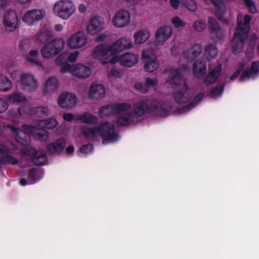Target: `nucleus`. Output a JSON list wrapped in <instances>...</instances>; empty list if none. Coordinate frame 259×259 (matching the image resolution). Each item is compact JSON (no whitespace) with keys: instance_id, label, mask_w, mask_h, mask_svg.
<instances>
[{"instance_id":"nucleus-35","label":"nucleus","mask_w":259,"mask_h":259,"mask_svg":"<svg viewBox=\"0 0 259 259\" xmlns=\"http://www.w3.org/2000/svg\"><path fill=\"white\" fill-rule=\"evenodd\" d=\"M201 51V46L199 45H195L189 51V52L185 53V56L188 59H193L200 54Z\"/></svg>"},{"instance_id":"nucleus-12","label":"nucleus","mask_w":259,"mask_h":259,"mask_svg":"<svg viewBox=\"0 0 259 259\" xmlns=\"http://www.w3.org/2000/svg\"><path fill=\"white\" fill-rule=\"evenodd\" d=\"M194 95L193 90L184 82V85L174 94L175 101L178 104H185L190 101Z\"/></svg>"},{"instance_id":"nucleus-45","label":"nucleus","mask_w":259,"mask_h":259,"mask_svg":"<svg viewBox=\"0 0 259 259\" xmlns=\"http://www.w3.org/2000/svg\"><path fill=\"white\" fill-rule=\"evenodd\" d=\"M193 27L196 31H201L206 28V24L202 20H198L194 23Z\"/></svg>"},{"instance_id":"nucleus-15","label":"nucleus","mask_w":259,"mask_h":259,"mask_svg":"<svg viewBox=\"0 0 259 259\" xmlns=\"http://www.w3.org/2000/svg\"><path fill=\"white\" fill-rule=\"evenodd\" d=\"M46 12L42 9H32L26 11L22 16V21L28 25L32 26L35 22L42 19Z\"/></svg>"},{"instance_id":"nucleus-24","label":"nucleus","mask_w":259,"mask_h":259,"mask_svg":"<svg viewBox=\"0 0 259 259\" xmlns=\"http://www.w3.org/2000/svg\"><path fill=\"white\" fill-rule=\"evenodd\" d=\"M245 68L241 75L240 79L244 80L247 78L253 77L259 73V61H254L252 63L250 70Z\"/></svg>"},{"instance_id":"nucleus-42","label":"nucleus","mask_w":259,"mask_h":259,"mask_svg":"<svg viewBox=\"0 0 259 259\" xmlns=\"http://www.w3.org/2000/svg\"><path fill=\"white\" fill-rule=\"evenodd\" d=\"M208 27L213 32H217L219 30V27L216 20L212 17L208 18Z\"/></svg>"},{"instance_id":"nucleus-3","label":"nucleus","mask_w":259,"mask_h":259,"mask_svg":"<svg viewBox=\"0 0 259 259\" xmlns=\"http://www.w3.org/2000/svg\"><path fill=\"white\" fill-rule=\"evenodd\" d=\"M58 124L57 120L54 118H51L48 120H41L39 123V127H33L29 125H25L23 127L24 131H22L18 130L16 127H12L11 130L13 133L16 140L19 142L22 143L25 141L24 139L26 138V135H30L34 137L36 139L45 141L47 140L48 138V134L42 127L48 128H52L56 127Z\"/></svg>"},{"instance_id":"nucleus-17","label":"nucleus","mask_w":259,"mask_h":259,"mask_svg":"<svg viewBox=\"0 0 259 259\" xmlns=\"http://www.w3.org/2000/svg\"><path fill=\"white\" fill-rule=\"evenodd\" d=\"M172 34V29L169 26L165 25L158 28L155 34L156 44L163 45Z\"/></svg>"},{"instance_id":"nucleus-11","label":"nucleus","mask_w":259,"mask_h":259,"mask_svg":"<svg viewBox=\"0 0 259 259\" xmlns=\"http://www.w3.org/2000/svg\"><path fill=\"white\" fill-rule=\"evenodd\" d=\"M19 17L16 11L9 9L6 10L3 16V24L7 31H13L18 26Z\"/></svg>"},{"instance_id":"nucleus-7","label":"nucleus","mask_w":259,"mask_h":259,"mask_svg":"<svg viewBox=\"0 0 259 259\" xmlns=\"http://www.w3.org/2000/svg\"><path fill=\"white\" fill-rule=\"evenodd\" d=\"M65 46V41L62 38H56L47 42L40 50L41 57L45 60L52 59L58 55Z\"/></svg>"},{"instance_id":"nucleus-36","label":"nucleus","mask_w":259,"mask_h":259,"mask_svg":"<svg viewBox=\"0 0 259 259\" xmlns=\"http://www.w3.org/2000/svg\"><path fill=\"white\" fill-rule=\"evenodd\" d=\"M5 150L4 147L0 145V162L4 161L11 164H15L17 162V160L12 156L8 155L5 156Z\"/></svg>"},{"instance_id":"nucleus-29","label":"nucleus","mask_w":259,"mask_h":259,"mask_svg":"<svg viewBox=\"0 0 259 259\" xmlns=\"http://www.w3.org/2000/svg\"><path fill=\"white\" fill-rule=\"evenodd\" d=\"M65 146V141L63 138L57 140L54 143L48 145V149L52 153L59 152Z\"/></svg>"},{"instance_id":"nucleus-8","label":"nucleus","mask_w":259,"mask_h":259,"mask_svg":"<svg viewBox=\"0 0 259 259\" xmlns=\"http://www.w3.org/2000/svg\"><path fill=\"white\" fill-rule=\"evenodd\" d=\"M60 71L63 73L69 72L73 76L80 79L88 78L92 73L91 69L81 63L72 65L66 64L61 68Z\"/></svg>"},{"instance_id":"nucleus-16","label":"nucleus","mask_w":259,"mask_h":259,"mask_svg":"<svg viewBox=\"0 0 259 259\" xmlns=\"http://www.w3.org/2000/svg\"><path fill=\"white\" fill-rule=\"evenodd\" d=\"M78 99L76 95L70 92H63L59 97L58 104L62 108L70 109L77 104Z\"/></svg>"},{"instance_id":"nucleus-58","label":"nucleus","mask_w":259,"mask_h":259,"mask_svg":"<svg viewBox=\"0 0 259 259\" xmlns=\"http://www.w3.org/2000/svg\"><path fill=\"white\" fill-rule=\"evenodd\" d=\"M170 3L171 6L175 9H177L179 7L180 4L179 0H170Z\"/></svg>"},{"instance_id":"nucleus-63","label":"nucleus","mask_w":259,"mask_h":259,"mask_svg":"<svg viewBox=\"0 0 259 259\" xmlns=\"http://www.w3.org/2000/svg\"><path fill=\"white\" fill-rule=\"evenodd\" d=\"M20 184L22 186H25L26 184H27V182H26L25 179H21L20 181Z\"/></svg>"},{"instance_id":"nucleus-10","label":"nucleus","mask_w":259,"mask_h":259,"mask_svg":"<svg viewBox=\"0 0 259 259\" xmlns=\"http://www.w3.org/2000/svg\"><path fill=\"white\" fill-rule=\"evenodd\" d=\"M17 85L24 91L33 92L37 89L38 83L32 74L22 73L20 79L17 81Z\"/></svg>"},{"instance_id":"nucleus-37","label":"nucleus","mask_w":259,"mask_h":259,"mask_svg":"<svg viewBox=\"0 0 259 259\" xmlns=\"http://www.w3.org/2000/svg\"><path fill=\"white\" fill-rule=\"evenodd\" d=\"M41 172L34 168L31 169L29 174L28 178L30 182L28 184L35 183L37 180L41 178Z\"/></svg>"},{"instance_id":"nucleus-26","label":"nucleus","mask_w":259,"mask_h":259,"mask_svg":"<svg viewBox=\"0 0 259 259\" xmlns=\"http://www.w3.org/2000/svg\"><path fill=\"white\" fill-rule=\"evenodd\" d=\"M13 83L6 75L0 73V91L8 92L12 90Z\"/></svg>"},{"instance_id":"nucleus-27","label":"nucleus","mask_w":259,"mask_h":259,"mask_svg":"<svg viewBox=\"0 0 259 259\" xmlns=\"http://www.w3.org/2000/svg\"><path fill=\"white\" fill-rule=\"evenodd\" d=\"M221 71V65H217L214 68L211 70L208 76L204 80L205 83L209 84L214 82L220 75Z\"/></svg>"},{"instance_id":"nucleus-2","label":"nucleus","mask_w":259,"mask_h":259,"mask_svg":"<svg viewBox=\"0 0 259 259\" xmlns=\"http://www.w3.org/2000/svg\"><path fill=\"white\" fill-rule=\"evenodd\" d=\"M131 109V105L128 103L111 104L100 108L98 113L101 117L119 114L117 122L124 126L140 121L142 116L148 111L147 103L144 101L137 102L133 110Z\"/></svg>"},{"instance_id":"nucleus-4","label":"nucleus","mask_w":259,"mask_h":259,"mask_svg":"<svg viewBox=\"0 0 259 259\" xmlns=\"http://www.w3.org/2000/svg\"><path fill=\"white\" fill-rule=\"evenodd\" d=\"M81 132L90 141H97L102 138L103 144L112 143L118 138L114 125L110 122H103L99 126L93 127L84 126L81 127Z\"/></svg>"},{"instance_id":"nucleus-43","label":"nucleus","mask_w":259,"mask_h":259,"mask_svg":"<svg viewBox=\"0 0 259 259\" xmlns=\"http://www.w3.org/2000/svg\"><path fill=\"white\" fill-rule=\"evenodd\" d=\"M244 3L251 13L255 14L257 12V8L252 0H244Z\"/></svg>"},{"instance_id":"nucleus-38","label":"nucleus","mask_w":259,"mask_h":259,"mask_svg":"<svg viewBox=\"0 0 259 259\" xmlns=\"http://www.w3.org/2000/svg\"><path fill=\"white\" fill-rule=\"evenodd\" d=\"M204 97V94L203 93H200L195 96L193 99L189 103L188 106L186 107L185 111L191 109V108L196 106L198 103H199L203 98Z\"/></svg>"},{"instance_id":"nucleus-49","label":"nucleus","mask_w":259,"mask_h":259,"mask_svg":"<svg viewBox=\"0 0 259 259\" xmlns=\"http://www.w3.org/2000/svg\"><path fill=\"white\" fill-rule=\"evenodd\" d=\"M8 101L4 98L0 97V113L5 112L8 108Z\"/></svg>"},{"instance_id":"nucleus-62","label":"nucleus","mask_w":259,"mask_h":259,"mask_svg":"<svg viewBox=\"0 0 259 259\" xmlns=\"http://www.w3.org/2000/svg\"><path fill=\"white\" fill-rule=\"evenodd\" d=\"M74 147L73 146H69L66 149V152L68 154H71L74 152Z\"/></svg>"},{"instance_id":"nucleus-33","label":"nucleus","mask_w":259,"mask_h":259,"mask_svg":"<svg viewBox=\"0 0 259 259\" xmlns=\"http://www.w3.org/2000/svg\"><path fill=\"white\" fill-rule=\"evenodd\" d=\"M14 66L13 63L8 62L5 67L6 70L9 73L11 77L16 80V83L17 84V81L19 80L21 77V73L18 70H11L12 68Z\"/></svg>"},{"instance_id":"nucleus-23","label":"nucleus","mask_w":259,"mask_h":259,"mask_svg":"<svg viewBox=\"0 0 259 259\" xmlns=\"http://www.w3.org/2000/svg\"><path fill=\"white\" fill-rule=\"evenodd\" d=\"M184 70L180 68L174 69L171 73L169 78L167 80V83L171 85L178 86L182 82V76Z\"/></svg>"},{"instance_id":"nucleus-14","label":"nucleus","mask_w":259,"mask_h":259,"mask_svg":"<svg viewBox=\"0 0 259 259\" xmlns=\"http://www.w3.org/2000/svg\"><path fill=\"white\" fill-rule=\"evenodd\" d=\"M142 56L145 61L144 68L148 72H153L156 70L158 66V62L154 50L146 49L143 51Z\"/></svg>"},{"instance_id":"nucleus-51","label":"nucleus","mask_w":259,"mask_h":259,"mask_svg":"<svg viewBox=\"0 0 259 259\" xmlns=\"http://www.w3.org/2000/svg\"><path fill=\"white\" fill-rule=\"evenodd\" d=\"M256 36L254 34H251L249 36V45H250V49H248V52H247V56L249 57V53H250V51L249 50H250V51H252V50L254 48V46H255V42L256 41Z\"/></svg>"},{"instance_id":"nucleus-19","label":"nucleus","mask_w":259,"mask_h":259,"mask_svg":"<svg viewBox=\"0 0 259 259\" xmlns=\"http://www.w3.org/2000/svg\"><path fill=\"white\" fill-rule=\"evenodd\" d=\"M23 154L30 156L33 162L37 165H44L47 163V159L46 154L41 151H36L34 149L29 146L25 151H22Z\"/></svg>"},{"instance_id":"nucleus-25","label":"nucleus","mask_w":259,"mask_h":259,"mask_svg":"<svg viewBox=\"0 0 259 259\" xmlns=\"http://www.w3.org/2000/svg\"><path fill=\"white\" fill-rule=\"evenodd\" d=\"M206 73V64L202 61L197 60L193 68V75L198 78H201Z\"/></svg>"},{"instance_id":"nucleus-55","label":"nucleus","mask_w":259,"mask_h":259,"mask_svg":"<svg viewBox=\"0 0 259 259\" xmlns=\"http://www.w3.org/2000/svg\"><path fill=\"white\" fill-rule=\"evenodd\" d=\"M19 47L22 50H25L29 47V42L27 40H22L20 41Z\"/></svg>"},{"instance_id":"nucleus-59","label":"nucleus","mask_w":259,"mask_h":259,"mask_svg":"<svg viewBox=\"0 0 259 259\" xmlns=\"http://www.w3.org/2000/svg\"><path fill=\"white\" fill-rule=\"evenodd\" d=\"M63 26L61 24H57L55 25V30L57 31H61L63 29Z\"/></svg>"},{"instance_id":"nucleus-22","label":"nucleus","mask_w":259,"mask_h":259,"mask_svg":"<svg viewBox=\"0 0 259 259\" xmlns=\"http://www.w3.org/2000/svg\"><path fill=\"white\" fill-rule=\"evenodd\" d=\"M150 36V34L148 31L145 29L138 30L133 35L134 43L136 45L143 44Z\"/></svg>"},{"instance_id":"nucleus-52","label":"nucleus","mask_w":259,"mask_h":259,"mask_svg":"<svg viewBox=\"0 0 259 259\" xmlns=\"http://www.w3.org/2000/svg\"><path fill=\"white\" fill-rule=\"evenodd\" d=\"M135 87L137 90L142 93H146L148 91V88L147 87L146 83L142 84L138 82L135 84Z\"/></svg>"},{"instance_id":"nucleus-53","label":"nucleus","mask_w":259,"mask_h":259,"mask_svg":"<svg viewBox=\"0 0 259 259\" xmlns=\"http://www.w3.org/2000/svg\"><path fill=\"white\" fill-rule=\"evenodd\" d=\"M79 53L78 51H75L70 53L69 55H67L68 60L71 62H75L77 58L79 56Z\"/></svg>"},{"instance_id":"nucleus-13","label":"nucleus","mask_w":259,"mask_h":259,"mask_svg":"<svg viewBox=\"0 0 259 259\" xmlns=\"http://www.w3.org/2000/svg\"><path fill=\"white\" fill-rule=\"evenodd\" d=\"M130 22L131 15L129 12L123 9L116 12L111 19L112 25L117 28L127 26Z\"/></svg>"},{"instance_id":"nucleus-9","label":"nucleus","mask_w":259,"mask_h":259,"mask_svg":"<svg viewBox=\"0 0 259 259\" xmlns=\"http://www.w3.org/2000/svg\"><path fill=\"white\" fill-rule=\"evenodd\" d=\"M88 42L85 33L78 31L71 34L67 39V45L71 49H77L84 47Z\"/></svg>"},{"instance_id":"nucleus-60","label":"nucleus","mask_w":259,"mask_h":259,"mask_svg":"<svg viewBox=\"0 0 259 259\" xmlns=\"http://www.w3.org/2000/svg\"><path fill=\"white\" fill-rule=\"evenodd\" d=\"M8 5V1L6 0H0V8H5Z\"/></svg>"},{"instance_id":"nucleus-6","label":"nucleus","mask_w":259,"mask_h":259,"mask_svg":"<svg viewBox=\"0 0 259 259\" xmlns=\"http://www.w3.org/2000/svg\"><path fill=\"white\" fill-rule=\"evenodd\" d=\"M76 6L71 0H59L53 5V14L64 20H68L76 12Z\"/></svg>"},{"instance_id":"nucleus-18","label":"nucleus","mask_w":259,"mask_h":259,"mask_svg":"<svg viewBox=\"0 0 259 259\" xmlns=\"http://www.w3.org/2000/svg\"><path fill=\"white\" fill-rule=\"evenodd\" d=\"M106 94V89L103 85L93 83L89 90L88 98L93 101H99L105 97Z\"/></svg>"},{"instance_id":"nucleus-64","label":"nucleus","mask_w":259,"mask_h":259,"mask_svg":"<svg viewBox=\"0 0 259 259\" xmlns=\"http://www.w3.org/2000/svg\"><path fill=\"white\" fill-rule=\"evenodd\" d=\"M106 37V35H104V34H103L102 35H101L100 36H99L98 38V39L99 40H102L103 38H105Z\"/></svg>"},{"instance_id":"nucleus-1","label":"nucleus","mask_w":259,"mask_h":259,"mask_svg":"<svg viewBox=\"0 0 259 259\" xmlns=\"http://www.w3.org/2000/svg\"><path fill=\"white\" fill-rule=\"evenodd\" d=\"M133 46V42L130 37H122L111 44H101L97 46L91 55L102 65L119 62L123 66L131 67L138 62V55L132 53H125L120 56L118 54L131 49Z\"/></svg>"},{"instance_id":"nucleus-48","label":"nucleus","mask_w":259,"mask_h":259,"mask_svg":"<svg viewBox=\"0 0 259 259\" xmlns=\"http://www.w3.org/2000/svg\"><path fill=\"white\" fill-rule=\"evenodd\" d=\"M68 60L67 54H62L56 59L55 62L57 65H62Z\"/></svg>"},{"instance_id":"nucleus-5","label":"nucleus","mask_w":259,"mask_h":259,"mask_svg":"<svg viewBox=\"0 0 259 259\" xmlns=\"http://www.w3.org/2000/svg\"><path fill=\"white\" fill-rule=\"evenodd\" d=\"M251 17L247 15L239 13L237 16L238 27L232 41V48L234 53L241 52L243 48V39L250 30Z\"/></svg>"},{"instance_id":"nucleus-50","label":"nucleus","mask_w":259,"mask_h":259,"mask_svg":"<svg viewBox=\"0 0 259 259\" xmlns=\"http://www.w3.org/2000/svg\"><path fill=\"white\" fill-rule=\"evenodd\" d=\"M93 149V147L91 144H88L83 146L80 148V153L82 154H88L90 153Z\"/></svg>"},{"instance_id":"nucleus-61","label":"nucleus","mask_w":259,"mask_h":259,"mask_svg":"<svg viewBox=\"0 0 259 259\" xmlns=\"http://www.w3.org/2000/svg\"><path fill=\"white\" fill-rule=\"evenodd\" d=\"M87 10V7L84 4H80L78 7V11L81 13H84Z\"/></svg>"},{"instance_id":"nucleus-32","label":"nucleus","mask_w":259,"mask_h":259,"mask_svg":"<svg viewBox=\"0 0 259 259\" xmlns=\"http://www.w3.org/2000/svg\"><path fill=\"white\" fill-rule=\"evenodd\" d=\"M39 52L37 50H32L30 51L28 55L26 57V61L32 64H35L39 66H42L41 62L37 59Z\"/></svg>"},{"instance_id":"nucleus-21","label":"nucleus","mask_w":259,"mask_h":259,"mask_svg":"<svg viewBox=\"0 0 259 259\" xmlns=\"http://www.w3.org/2000/svg\"><path fill=\"white\" fill-rule=\"evenodd\" d=\"M104 28V23L98 17H92L86 26L87 31L92 35H96Z\"/></svg>"},{"instance_id":"nucleus-56","label":"nucleus","mask_w":259,"mask_h":259,"mask_svg":"<svg viewBox=\"0 0 259 259\" xmlns=\"http://www.w3.org/2000/svg\"><path fill=\"white\" fill-rule=\"evenodd\" d=\"M63 118L65 120L70 121L74 119V116L71 113H65L63 115Z\"/></svg>"},{"instance_id":"nucleus-31","label":"nucleus","mask_w":259,"mask_h":259,"mask_svg":"<svg viewBox=\"0 0 259 259\" xmlns=\"http://www.w3.org/2000/svg\"><path fill=\"white\" fill-rule=\"evenodd\" d=\"M77 119L86 123H96L98 121V118L96 116L88 112L79 115Z\"/></svg>"},{"instance_id":"nucleus-57","label":"nucleus","mask_w":259,"mask_h":259,"mask_svg":"<svg viewBox=\"0 0 259 259\" xmlns=\"http://www.w3.org/2000/svg\"><path fill=\"white\" fill-rule=\"evenodd\" d=\"M109 76L111 77H117L120 76V72L115 69H112L108 73Z\"/></svg>"},{"instance_id":"nucleus-46","label":"nucleus","mask_w":259,"mask_h":259,"mask_svg":"<svg viewBox=\"0 0 259 259\" xmlns=\"http://www.w3.org/2000/svg\"><path fill=\"white\" fill-rule=\"evenodd\" d=\"M223 88L222 86H219L213 88L210 93V96L212 98L217 97L223 93Z\"/></svg>"},{"instance_id":"nucleus-30","label":"nucleus","mask_w":259,"mask_h":259,"mask_svg":"<svg viewBox=\"0 0 259 259\" xmlns=\"http://www.w3.org/2000/svg\"><path fill=\"white\" fill-rule=\"evenodd\" d=\"M7 100L9 103H20L26 100V97L22 93L15 92L7 96Z\"/></svg>"},{"instance_id":"nucleus-39","label":"nucleus","mask_w":259,"mask_h":259,"mask_svg":"<svg viewBox=\"0 0 259 259\" xmlns=\"http://www.w3.org/2000/svg\"><path fill=\"white\" fill-rule=\"evenodd\" d=\"M218 50L217 48L212 45L208 46L206 49V55L209 59H212L216 57L218 55Z\"/></svg>"},{"instance_id":"nucleus-44","label":"nucleus","mask_w":259,"mask_h":259,"mask_svg":"<svg viewBox=\"0 0 259 259\" xmlns=\"http://www.w3.org/2000/svg\"><path fill=\"white\" fill-rule=\"evenodd\" d=\"M172 23L177 28L183 27L185 26V23L183 20L178 17H174L171 20Z\"/></svg>"},{"instance_id":"nucleus-20","label":"nucleus","mask_w":259,"mask_h":259,"mask_svg":"<svg viewBox=\"0 0 259 259\" xmlns=\"http://www.w3.org/2000/svg\"><path fill=\"white\" fill-rule=\"evenodd\" d=\"M205 4H212L217 10L215 11V15L220 20L222 19L224 22H227V20L224 19V16L227 11V6L225 0H203Z\"/></svg>"},{"instance_id":"nucleus-54","label":"nucleus","mask_w":259,"mask_h":259,"mask_svg":"<svg viewBox=\"0 0 259 259\" xmlns=\"http://www.w3.org/2000/svg\"><path fill=\"white\" fill-rule=\"evenodd\" d=\"M148 89L151 87H154L157 83L156 79L147 78L145 82Z\"/></svg>"},{"instance_id":"nucleus-28","label":"nucleus","mask_w":259,"mask_h":259,"mask_svg":"<svg viewBox=\"0 0 259 259\" xmlns=\"http://www.w3.org/2000/svg\"><path fill=\"white\" fill-rule=\"evenodd\" d=\"M59 84V80L56 77H50L46 81L45 90L48 93L53 92L58 88Z\"/></svg>"},{"instance_id":"nucleus-34","label":"nucleus","mask_w":259,"mask_h":259,"mask_svg":"<svg viewBox=\"0 0 259 259\" xmlns=\"http://www.w3.org/2000/svg\"><path fill=\"white\" fill-rule=\"evenodd\" d=\"M52 35L50 31L46 30L37 33L35 38L38 41L44 43L48 41L52 37Z\"/></svg>"},{"instance_id":"nucleus-41","label":"nucleus","mask_w":259,"mask_h":259,"mask_svg":"<svg viewBox=\"0 0 259 259\" xmlns=\"http://www.w3.org/2000/svg\"><path fill=\"white\" fill-rule=\"evenodd\" d=\"M183 5L189 11L194 12L197 9V6L194 0H183Z\"/></svg>"},{"instance_id":"nucleus-47","label":"nucleus","mask_w":259,"mask_h":259,"mask_svg":"<svg viewBox=\"0 0 259 259\" xmlns=\"http://www.w3.org/2000/svg\"><path fill=\"white\" fill-rule=\"evenodd\" d=\"M49 109L45 107H38L36 109L35 113L38 116H46L49 114Z\"/></svg>"},{"instance_id":"nucleus-40","label":"nucleus","mask_w":259,"mask_h":259,"mask_svg":"<svg viewBox=\"0 0 259 259\" xmlns=\"http://www.w3.org/2000/svg\"><path fill=\"white\" fill-rule=\"evenodd\" d=\"M248 64L245 61H243L242 63H241L238 66L237 71L231 76V80H233L235 79H236L238 76V75H239L241 71L243 72L244 69L245 68H248Z\"/></svg>"}]
</instances>
